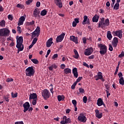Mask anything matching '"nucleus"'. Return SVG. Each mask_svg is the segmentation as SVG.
<instances>
[{
  "label": "nucleus",
  "instance_id": "f257e3e1",
  "mask_svg": "<svg viewBox=\"0 0 124 124\" xmlns=\"http://www.w3.org/2000/svg\"><path fill=\"white\" fill-rule=\"evenodd\" d=\"M23 36H20L18 38V37H16V47L18 48V52L17 53L19 52V51H23L24 48V45H23Z\"/></svg>",
  "mask_w": 124,
  "mask_h": 124
},
{
  "label": "nucleus",
  "instance_id": "f03ea898",
  "mask_svg": "<svg viewBox=\"0 0 124 124\" xmlns=\"http://www.w3.org/2000/svg\"><path fill=\"white\" fill-rule=\"evenodd\" d=\"M109 25L110 22L109 18H107L105 20V18L102 17L101 20L99 21L98 28H101V29L103 30V29H105L106 27L109 26Z\"/></svg>",
  "mask_w": 124,
  "mask_h": 124
},
{
  "label": "nucleus",
  "instance_id": "7ed1b4c3",
  "mask_svg": "<svg viewBox=\"0 0 124 124\" xmlns=\"http://www.w3.org/2000/svg\"><path fill=\"white\" fill-rule=\"evenodd\" d=\"M98 47L100 48L99 52L101 56H103L107 53V46L102 44H98Z\"/></svg>",
  "mask_w": 124,
  "mask_h": 124
},
{
  "label": "nucleus",
  "instance_id": "20e7f679",
  "mask_svg": "<svg viewBox=\"0 0 124 124\" xmlns=\"http://www.w3.org/2000/svg\"><path fill=\"white\" fill-rule=\"evenodd\" d=\"M25 71L26 76H28L29 77H31V76H34L35 72V69H33V67H32V66L26 68Z\"/></svg>",
  "mask_w": 124,
  "mask_h": 124
},
{
  "label": "nucleus",
  "instance_id": "39448f33",
  "mask_svg": "<svg viewBox=\"0 0 124 124\" xmlns=\"http://www.w3.org/2000/svg\"><path fill=\"white\" fill-rule=\"evenodd\" d=\"M50 93L46 89H44L42 92V96L45 100H47L50 97Z\"/></svg>",
  "mask_w": 124,
  "mask_h": 124
},
{
  "label": "nucleus",
  "instance_id": "423d86ee",
  "mask_svg": "<svg viewBox=\"0 0 124 124\" xmlns=\"http://www.w3.org/2000/svg\"><path fill=\"white\" fill-rule=\"evenodd\" d=\"M10 31L8 29H0V36H9Z\"/></svg>",
  "mask_w": 124,
  "mask_h": 124
},
{
  "label": "nucleus",
  "instance_id": "0eeeda50",
  "mask_svg": "<svg viewBox=\"0 0 124 124\" xmlns=\"http://www.w3.org/2000/svg\"><path fill=\"white\" fill-rule=\"evenodd\" d=\"M78 120L80 122L86 123L87 122V118L85 114L82 112L78 117Z\"/></svg>",
  "mask_w": 124,
  "mask_h": 124
},
{
  "label": "nucleus",
  "instance_id": "6e6552de",
  "mask_svg": "<svg viewBox=\"0 0 124 124\" xmlns=\"http://www.w3.org/2000/svg\"><path fill=\"white\" fill-rule=\"evenodd\" d=\"M72 123L71 120L70 118H67V116H64L62 119V120L61 121V124H69Z\"/></svg>",
  "mask_w": 124,
  "mask_h": 124
},
{
  "label": "nucleus",
  "instance_id": "1a4fd4ad",
  "mask_svg": "<svg viewBox=\"0 0 124 124\" xmlns=\"http://www.w3.org/2000/svg\"><path fill=\"white\" fill-rule=\"evenodd\" d=\"M41 28L37 26L36 30L32 33V38H35L36 35L38 36L40 35Z\"/></svg>",
  "mask_w": 124,
  "mask_h": 124
},
{
  "label": "nucleus",
  "instance_id": "9d476101",
  "mask_svg": "<svg viewBox=\"0 0 124 124\" xmlns=\"http://www.w3.org/2000/svg\"><path fill=\"white\" fill-rule=\"evenodd\" d=\"M96 81H98L99 79H101L102 82L105 81V79L103 78V73L101 72L97 73V75L95 76Z\"/></svg>",
  "mask_w": 124,
  "mask_h": 124
},
{
  "label": "nucleus",
  "instance_id": "9b49d317",
  "mask_svg": "<svg viewBox=\"0 0 124 124\" xmlns=\"http://www.w3.org/2000/svg\"><path fill=\"white\" fill-rule=\"evenodd\" d=\"M93 52V47L87 48L84 50V55L85 56H90Z\"/></svg>",
  "mask_w": 124,
  "mask_h": 124
},
{
  "label": "nucleus",
  "instance_id": "f8f14e48",
  "mask_svg": "<svg viewBox=\"0 0 124 124\" xmlns=\"http://www.w3.org/2000/svg\"><path fill=\"white\" fill-rule=\"evenodd\" d=\"M65 36V33L63 32L62 34H61L59 36H57L56 38V42L58 43L62 42V40H63Z\"/></svg>",
  "mask_w": 124,
  "mask_h": 124
},
{
  "label": "nucleus",
  "instance_id": "ddd939ff",
  "mask_svg": "<svg viewBox=\"0 0 124 124\" xmlns=\"http://www.w3.org/2000/svg\"><path fill=\"white\" fill-rule=\"evenodd\" d=\"M40 10L38 8H36V9H34V10L33 11V17H35V18H39V17L40 16Z\"/></svg>",
  "mask_w": 124,
  "mask_h": 124
},
{
  "label": "nucleus",
  "instance_id": "4468645a",
  "mask_svg": "<svg viewBox=\"0 0 124 124\" xmlns=\"http://www.w3.org/2000/svg\"><path fill=\"white\" fill-rule=\"evenodd\" d=\"M23 108H24L23 112L24 113H25L30 108V104L29 102H26L24 104H23Z\"/></svg>",
  "mask_w": 124,
  "mask_h": 124
},
{
  "label": "nucleus",
  "instance_id": "2eb2a0df",
  "mask_svg": "<svg viewBox=\"0 0 124 124\" xmlns=\"http://www.w3.org/2000/svg\"><path fill=\"white\" fill-rule=\"evenodd\" d=\"M118 42V38L115 37L113 38V40L111 42V44L114 47H116L117 46V44Z\"/></svg>",
  "mask_w": 124,
  "mask_h": 124
},
{
  "label": "nucleus",
  "instance_id": "dca6fc26",
  "mask_svg": "<svg viewBox=\"0 0 124 124\" xmlns=\"http://www.w3.org/2000/svg\"><path fill=\"white\" fill-rule=\"evenodd\" d=\"M83 18H84V20L82 22V24L83 25H85V24L90 25V18H89L87 16H84Z\"/></svg>",
  "mask_w": 124,
  "mask_h": 124
},
{
  "label": "nucleus",
  "instance_id": "f3484780",
  "mask_svg": "<svg viewBox=\"0 0 124 124\" xmlns=\"http://www.w3.org/2000/svg\"><path fill=\"white\" fill-rule=\"evenodd\" d=\"M54 3L58 6L60 9L62 8V3L61 0H54Z\"/></svg>",
  "mask_w": 124,
  "mask_h": 124
},
{
  "label": "nucleus",
  "instance_id": "a211bd4d",
  "mask_svg": "<svg viewBox=\"0 0 124 124\" xmlns=\"http://www.w3.org/2000/svg\"><path fill=\"white\" fill-rule=\"evenodd\" d=\"M35 99H37V95L36 94V93H32L30 94L29 100H31V99L34 100Z\"/></svg>",
  "mask_w": 124,
  "mask_h": 124
},
{
  "label": "nucleus",
  "instance_id": "6ab92c4d",
  "mask_svg": "<svg viewBox=\"0 0 124 124\" xmlns=\"http://www.w3.org/2000/svg\"><path fill=\"white\" fill-rule=\"evenodd\" d=\"M72 73L74 74V76L76 78H78V72L77 68L75 67L72 70Z\"/></svg>",
  "mask_w": 124,
  "mask_h": 124
},
{
  "label": "nucleus",
  "instance_id": "aec40b11",
  "mask_svg": "<svg viewBox=\"0 0 124 124\" xmlns=\"http://www.w3.org/2000/svg\"><path fill=\"white\" fill-rule=\"evenodd\" d=\"M95 117L98 119H100L103 117V113L101 112L99 114V111L97 109L95 110Z\"/></svg>",
  "mask_w": 124,
  "mask_h": 124
},
{
  "label": "nucleus",
  "instance_id": "412c9836",
  "mask_svg": "<svg viewBox=\"0 0 124 124\" xmlns=\"http://www.w3.org/2000/svg\"><path fill=\"white\" fill-rule=\"evenodd\" d=\"M70 40L76 44H78V39L77 37L75 36H71L70 37Z\"/></svg>",
  "mask_w": 124,
  "mask_h": 124
},
{
  "label": "nucleus",
  "instance_id": "4be33fe9",
  "mask_svg": "<svg viewBox=\"0 0 124 124\" xmlns=\"http://www.w3.org/2000/svg\"><path fill=\"white\" fill-rule=\"evenodd\" d=\"M99 19V16L98 15H94V16L92 18V20L93 22L97 23L98 22Z\"/></svg>",
  "mask_w": 124,
  "mask_h": 124
},
{
  "label": "nucleus",
  "instance_id": "5701e85b",
  "mask_svg": "<svg viewBox=\"0 0 124 124\" xmlns=\"http://www.w3.org/2000/svg\"><path fill=\"white\" fill-rule=\"evenodd\" d=\"M53 38H50L48 40L46 41V47H50L52 44H53Z\"/></svg>",
  "mask_w": 124,
  "mask_h": 124
},
{
  "label": "nucleus",
  "instance_id": "b1692460",
  "mask_svg": "<svg viewBox=\"0 0 124 124\" xmlns=\"http://www.w3.org/2000/svg\"><path fill=\"white\" fill-rule=\"evenodd\" d=\"M97 105L98 106H101L104 105V107H106L105 104H104L103 101L101 98L98 99L97 101Z\"/></svg>",
  "mask_w": 124,
  "mask_h": 124
},
{
  "label": "nucleus",
  "instance_id": "393cba45",
  "mask_svg": "<svg viewBox=\"0 0 124 124\" xmlns=\"http://www.w3.org/2000/svg\"><path fill=\"white\" fill-rule=\"evenodd\" d=\"M117 36H118L120 39H122L123 38L122 30H117Z\"/></svg>",
  "mask_w": 124,
  "mask_h": 124
},
{
  "label": "nucleus",
  "instance_id": "a878e982",
  "mask_svg": "<svg viewBox=\"0 0 124 124\" xmlns=\"http://www.w3.org/2000/svg\"><path fill=\"white\" fill-rule=\"evenodd\" d=\"M57 67H58V66L55 63H54L49 66V67H48V69L49 70V71H52L54 68V69H56Z\"/></svg>",
  "mask_w": 124,
  "mask_h": 124
},
{
  "label": "nucleus",
  "instance_id": "bb28decb",
  "mask_svg": "<svg viewBox=\"0 0 124 124\" xmlns=\"http://www.w3.org/2000/svg\"><path fill=\"white\" fill-rule=\"evenodd\" d=\"M74 54H75V55L73 56V58L75 59H78L79 58V55L78 52L77 51V50L76 49H74Z\"/></svg>",
  "mask_w": 124,
  "mask_h": 124
},
{
  "label": "nucleus",
  "instance_id": "cd10ccee",
  "mask_svg": "<svg viewBox=\"0 0 124 124\" xmlns=\"http://www.w3.org/2000/svg\"><path fill=\"white\" fill-rule=\"evenodd\" d=\"M58 100L59 102H61L62 101H64V99L65 98V97L64 95H59L57 96Z\"/></svg>",
  "mask_w": 124,
  "mask_h": 124
},
{
  "label": "nucleus",
  "instance_id": "c85d7f7f",
  "mask_svg": "<svg viewBox=\"0 0 124 124\" xmlns=\"http://www.w3.org/2000/svg\"><path fill=\"white\" fill-rule=\"evenodd\" d=\"M64 73L65 74H69L72 73V70L70 68H66L64 69Z\"/></svg>",
  "mask_w": 124,
  "mask_h": 124
},
{
  "label": "nucleus",
  "instance_id": "c756f323",
  "mask_svg": "<svg viewBox=\"0 0 124 124\" xmlns=\"http://www.w3.org/2000/svg\"><path fill=\"white\" fill-rule=\"evenodd\" d=\"M107 38L109 40H111V39L112 38V36L111 34V32L110 31H108L107 32Z\"/></svg>",
  "mask_w": 124,
  "mask_h": 124
},
{
  "label": "nucleus",
  "instance_id": "7c9ffc66",
  "mask_svg": "<svg viewBox=\"0 0 124 124\" xmlns=\"http://www.w3.org/2000/svg\"><path fill=\"white\" fill-rule=\"evenodd\" d=\"M119 83L120 85H122V86L124 85V77H121L119 79Z\"/></svg>",
  "mask_w": 124,
  "mask_h": 124
},
{
  "label": "nucleus",
  "instance_id": "2f4dec72",
  "mask_svg": "<svg viewBox=\"0 0 124 124\" xmlns=\"http://www.w3.org/2000/svg\"><path fill=\"white\" fill-rule=\"evenodd\" d=\"M40 15L42 16H45L47 15V11L46 9L43 10L42 11H41Z\"/></svg>",
  "mask_w": 124,
  "mask_h": 124
},
{
  "label": "nucleus",
  "instance_id": "473e14b6",
  "mask_svg": "<svg viewBox=\"0 0 124 124\" xmlns=\"http://www.w3.org/2000/svg\"><path fill=\"white\" fill-rule=\"evenodd\" d=\"M120 8V4L119 3H116L115 5L113 7V8L115 10H118Z\"/></svg>",
  "mask_w": 124,
  "mask_h": 124
},
{
  "label": "nucleus",
  "instance_id": "72a5a7b5",
  "mask_svg": "<svg viewBox=\"0 0 124 124\" xmlns=\"http://www.w3.org/2000/svg\"><path fill=\"white\" fill-rule=\"evenodd\" d=\"M6 22L5 20H2L0 22V27H4L5 26Z\"/></svg>",
  "mask_w": 124,
  "mask_h": 124
},
{
  "label": "nucleus",
  "instance_id": "f704fd0d",
  "mask_svg": "<svg viewBox=\"0 0 124 124\" xmlns=\"http://www.w3.org/2000/svg\"><path fill=\"white\" fill-rule=\"evenodd\" d=\"M34 24H35V21L34 20H32L31 22H27L26 23V25L28 26H32V25H34Z\"/></svg>",
  "mask_w": 124,
  "mask_h": 124
},
{
  "label": "nucleus",
  "instance_id": "c9c22d12",
  "mask_svg": "<svg viewBox=\"0 0 124 124\" xmlns=\"http://www.w3.org/2000/svg\"><path fill=\"white\" fill-rule=\"evenodd\" d=\"M11 95H12V98H16L18 96V93H16L14 94V92H12Z\"/></svg>",
  "mask_w": 124,
  "mask_h": 124
},
{
  "label": "nucleus",
  "instance_id": "e433bc0d",
  "mask_svg": "<svg viewBox=\"0 0 124 124\" xmlns=\"http://www.w3.org/2000/svg\"><path fill=\"white\" fill-rule=\"evenodd\" d=\"M16 7L20 9H24L25 6L23 5L18 4L16 5Z\"/></svg>",
  "mask_w": 124,
  "mask_h": 124
},
{
  "label": "nucleus",
  "instance_id": "4c0bfd02",
  "mask_svg": "<svg viewBox=\"0 0 124 124\" xmlns=\"http://www.w3.org/2000/svg\"><path fill=\"white\" fill-rule=\"evenodd\" d=\"M31 62L34 64H38L39 61L36 59H31Z\"/></svg>",
  "mask_w": 124,
  "mask_h": 124
},
{
  "label": "nucleus",
  "instance_id": "58836bf2",
  "mask_svg": "<svg viewBox=\"0 0 124 124\" xmlns=\"http://www.w3.org/2000/svg\"><path fill=\"white\" fill-rule=\"evenodd\" d=\"M37 98L34 99L32 100V104L33 106H35L37 104Z\"/></svg>",
  "mask_w": 124,
  "mask_h": 124
},
{
  "label": "nucleus",
  "instance_id": "ea45409f",
  "mask_svg": "<svg viewBox=\"0 0 124 124\" xmlns=\"http://www.w3.org/2000/svg\"><path fill=\"white\" fill-rule=\"evenodd\" d=\"M79 93H81V94H83L85 93V90L84 89L82 88H80L79 89Z\"/></svg>",
  "mask_w": 124,
  "mask_h": 124
},
{
  "label": "nucleus",
  "instance_id": "a19ab883",
  "mask_svg": "<svg viewBox=\"0 0 124 124\" xmlns=\"http://www.w3.org/2000/svg\"><path fill=\"white\" fill-rule=\"evenodd\" d=\"M38 41V38H34L32 42V44L34 45L36 43V42Z\"/></svg>",
  "mask_w": 124,
  "mask_h": 124
},
{
  "label": "nucleus",
  "instance_id": "79ce46f5",
  "mask_svg": "<svg viewBox=\"0 0 124 124\" xmlns=\"http://www.w3.org/2000/svg\"><path fill=\"white\" fill-rule=\"evenodd\" d=\"M124 57V51H122L121 54L118 55V57L120 58H122Z\"/></svg>",
  "mask_w": 124,
  "mask_h": 124
},
{
  "label": "nucleus",
  "instance_id": "37998d69",
  "mask_svg": "<svg viewBox=\"0 0 124 124\" xmlns=\"http://www.w3.org/2000/svg\"><path fill=\"white\" fill-rule=\"evenodd\" d=\"M8 18L9 19V20H10L11 21L13 20V16H12V15H9Z\"/></svg>",
  "mask_w": 124,
  "mask_h": 124
},
{
  "label": "nucleus",
  "instance_id": "c03bdc74",
  "mask_svg": "<svg viewBox=\"0 0 124 124\" xmlns=\"http://www.w3.org/2000/svg\"><path fill=\"white\" fill-rule=\"evenodd\" d=\"M14 81V79L13 78H8L6 80V82H13Z\"/></svg>",
  "mask_w": 124,
  "mask_h": 124
},
{
  "label": "nucleus",
  "instance_id": "a18cd8bd",
  "mask_svg": "<svg viewBox=\"0 0 124 124\" xmlns=\"http://www.w3.org/2000/svg\"><path fill=\"white\" fill-rule=\"evenodd\" d=\"M19 20L22 22H24V21L25 20V17L24 16H22L19 18Z\"/></svg>",
  "mask_w": 124,
  "mask_h": 124
},
{
  "label": "nucleus",
  "instance_id": "49530a36",
  "mask_svg": "<svg viewBox=\"0 0 124 124\" xmlns=\"http://www.w3.org/2000/svg\"><path fill=\"white\" fill-rule=\"evenodd\" d=\"M83 79V77H79L77 79L76 81L78 83L79 82L81 79Z\"/></svg>",
  "mask_w": 124,
  "mask_h": 124
},
{
  "label": "nucleus",
  "instance_id": "de8ad7c7",
  "mask_svg": "<svg viewBox=\"0 0 124 124\" xmlns=\"http://www.w3.org/2000/svg\"><path fill=\"white\" fill-rule=\"evenodd\" d=\"M74 21L76 23V24H78L79 23V18H74Z\"/></svg>",
  "mask_w": 124,
  "mask_h": 124
},
{
  "label": "nucleus",
  "instance_id": "09e8293b",
  "mask_svg": "<svg viewBox=\"0 0 124 124\" xmlns=\"http://www.w3.org/2000/svg\"><path fill=\"white\" fill-rule=\"evenodd\" d=\"M87 98L86 96H84L83 98V101L84 103H87Z\"/></svg>",
  "mask_w": 124,
  "mask_h": 124
},
{
  "label": "nucleus",
  "instance_id": "8fccbe9b",
  "mask_svg": "<svg viewBox=\"0 0 124 124\" xmlns=\"http://www.w3.org/2000/svg\"><path fill=\"white\" fill-rule=\"evenodd\" d=\"M23 24H24V22L19 19L18 23V26H22V25H23Z\"/></svg>",
  "mask_w": 124,
  "mask_h": 124
},
{
  "label": "nucleus",
  "instance_id": "3c124183",
  "mask_svg": "<svg viewBox=\"0 0 124 124\" xmlns=\"http://www.w3.org/2000/svg\"><path fill=\"white\" fill-rule=\"evenodd\" d=\"M72 103L74 105V106H77V102L76 100H72Z\"/></svg>",
  "mask_w": 124,
  "mask_h": 124
},
{
  "label": "nucleus",
  "instance_id": "603ef678",
  "mask_svg": "<svg viewBox=\"0 0 124 124\" xmlns=\"http://www.w3.org/2000/svg\"><path fill=\"white\" fill-rule=\"evenodd\" d=\"M108 50H109L110 51H112L113 50V48L112 47V45H111L110 44L109 45Z\"/></svg>",
  "mask_w": 124,
  "mask_h": 124
},
{
  "label": "nucleus",
  "instance_id": "864d4df0",
  "mask_svg": "<svg viewBox=\"0 0 124 124\" xmlns=\"http://www.w3.org/2000/svg\"><path fill=\"white\" fill-rule=\"evenodd\" d=\"M58 57V54H54L53 56L52 57V59L55 60L56 58H57Z\"/></svg>",
  "mask_w": 124,
  "mask_h": 124
},
{
  "label": "nucleus",
  "instance_id": "5fc2aeb1",
  "mask_svg": "<svg viewBox=\"0 0 124 124\" xmlns=\"http://www.w3.org/2000/svg\"><path fill=\"white\" fill-rule=\"evenodd\" d=\"M17 31L18 32L19 34H21V27L20 26H17Z\"/></svg>",
  "mask_w": 124,
  "mask_h": 124
},
{
  "label": "nucleus",
  "instance_id": "6e6d98bb",
  "mask_svg": "<svg viewBox=\"0 0 124 124\" xmlns=\"http://www.w3.org/2000/svg\"><path fill=\"white\" fill-rule=\"evenodd\" d=\"M40 5H41V2H39V1H37L36 3V6L37 7H40Z\"/></svg>",
  "mask_w": 124,
  "mask_h": 124
},
{
  "label": "nucleus",
  "instance_id": "4d7b16f0",
  "mask_svg": "<svg viewBox=\"0 0 124 124\" xmlns=\"http://www.w3.org/2000/svg\"><path fill=\"white\" fill-rule=\"evenodd\" d=\"M32 0H28L26 1V4L27 5L30 4L32 2Z\"/></svg>",
  "mask_w": 124,
  "mask_h": 124
},
{
  "label": "nucleus",
  "instance_id": "13d9d810",
  "mask_svg": "<svg viewBox=\"0 0 124 124\" xmlns=\"http://www.w3.org/2000/svg\"><path fill=\"white\" fill-rule=\"evenodd\" d=\"M3 98L5 99V101L7 102H9V99L8 98V97L7 96H4Z\"/></svg>",
  "mask_w": 124,
  "mask_h": 124
},
{
  "label": "nucleus",
  "instance_id": "bf43d9fd",
  "mask_svg": "<svg viewBox=\"0 0 124 124\" xmlns=\"http://www.w3.org/2000/svg\"><path fill=\"white\" fill-rule=\"evenodd\" d=\"M83 44H86L87 43V38L86 37L83 38Z\"/></svg>",
  "mask_w": 124,
  "mask_h": 124
},
{
  "label": "nucleus",
  "instance_id": "052dcab7",
  "mask_svg": "<svg viewBox=\"0 0 124 124\" xmlns=\"http://www.w3.org/2000/svg\"><path fill=\"white\" fill-rule=\"evenodd\" d=\"M119 78H123V75L122 72H120L118 74Z\"/></svg>",
  "mask_w": 124,
  "mask_h": 124
},
{
  "label": "nucleus",
  "instance_id": "680f3d73",
  "mask_svg": "<svg viewBox=\"0 0 124 124\" xmlns=\"http://www.w3.org/2000/svg\"><path fill=\"white\" fill-rule=\"evenodd\" d=\"M106 92L107 93V97L108 98L109 96L110 95V93L108 90H106Z\"/></svg>",
  "mask_w": 124,
  "mask_h": 124
},
{
  "label": "nucleus",
  "instance_id": "e2e57ef3",
  "mask_svg": "<svg viewBox=\"0 0 124 124\" xmlns=\"http://www.w3.org/2000/svg\"><path fill=\"white\" fill-rule=\"evenodd\" d=\"M4 9L3 8V7H2V6H1L0 4V12H2L3 11H4Z\"/></svg>",
  "mask_w": 124,
  "mask_h": 124
},
{
  "label": "nucleus",
  "instance_id": "0e129e2a",
  "mask_svg": "<svg viewBox=\"0 0 124 124\" xmlns=\"http://www.w3.org/2000/svg\"><path fill=\"white\" fill-rule=\"evenodd\" d=\"M105 87L107 91L109 90V86L108 84H105Z\"/></svg>",
  "mask_w": 124,
  "mask_h": 124
},
{
  "label": "nucleus",
  "instance_id": "69168bd1",
  "mask_svg": "<svg viewBox=\"0 0 124 124\" xmlns=\"http://www.w3.org/2000/svg\"><path fill=\"white\" fill-rule=\"evenodd\" d=\"M65 67V64H62L61 65V68H62V69H64Z\"/></svg>",
  "mask_w": 124,
  "mask_h": 124
},
{
  "label": "nucleus",
  "instance_id": "338daca9",
  "mask_svg": "<svg viewBox=\"0 0 124 124\" xmlns=\"http://www.w3.org/2000/svg\"><path fill=\"white\" fill-rule=\"evenodd\" d=\"M77 25V24H76V23L75 21L73 22V23H72L73 27H76Z\"/></svg>",
  "mask_w": 124,
  "mask_h": 124
},
{
  "label": "nucleus",
  "instance_id": "774afa93",
  "mask_svg": "<svg viewBox=\"0 0 124 124\" xmlns=\"http://www.w3.org/2000/svg\"><path fill=\"white\" fill-rule=\"evenodd\" d=\"M15 124H24V123L23 121L21 122H16L15 123Z\"/></svg>",
  "mask_w": 124,
  "mask_h": 124
}]
</instances>
